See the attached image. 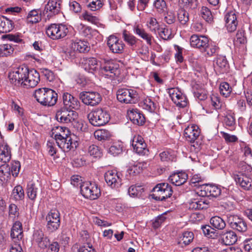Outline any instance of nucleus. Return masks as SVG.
I'll return each mask as SVG.
<instances>
[{
  "instance_id": "obj_48",
  "label": "nucleus",
  "mask_w": 252,
  "mask_h": 252,
  "mask_svg": "<svg viewBox=\"0 0 252 252\" xmlns=\"http://www.w3.org/2000/svg\"><path fill=\"white\" fill-rule=\"evenodd\" d=\"M220 93L224 97L229 96L232 92V88L227 82H222L220 86Z\"/></svg>"
},
{
  "instance_id": "obj_28",
  "label": "nucleus",
  "mask_w": 252,
  "mask_h": 252,
  "mask_svg": "<svg viewBox=\"0 0 252 252\" xmlns=\"http://www.w3.org/2000/svg\"><path fill=\"white\" fill-rule=\"evenodd\" d=\"M222 243L225 245H232L236 242L237 236L235 232L229 230L222 234L221 236Z\"/></svg>"
},
{
  "instance_id": "obj_61",
  "label": "nucleus",
  "mask_w": 252,
  "mask_h": 252,
  "mask_svg": "<svg viewBox=\"0 0 252 252\" xmlns=\"http://www.w3.org/2000/svg\"><path fill=\"white\" fill-rule=\"evenodd\" d=\"M224 123L226 126L234 128L235 125V119L234 117L231 114H227L224 119Z\"/></svg>"
},
{
  "instance_id": "obj_10",
  "label": "nucleus",
  "mask_w": 252,
  "mask_h": 252,
  "mask_svg": "<svg viewBox=\"0 0 252 252\" xmlns=\"http://www.w3.org/2000/svg\"><path fill=\"white\" fill-rule=\"evenodd\" d=\"M79 98L86 105L95 106L98 104L102 100L99 93L97 92H82L79 94Z\"/></svg>"
},
{
  "instance_id": "obj_12",
  "label": "nucleus",
  "mask_w": 252,
  "mask_h": 252,
  "mask_svg": "<svg viewBox=\"0 0 252 252\" xmlns=\"http://www.w3.org/2000/svg\"><path fill=\"white\" fill-rule=\"evenodd\" d=\"M77 113L72 110L61 108L56 113V119L60 123H69L77 119Z\"/></svg>"
},
{
  "instance_id": "obj_5",
  "label": "nucleus",
  "mask_w": 252,
  "mask_h": 252,
  "mask_svg": "<svg viewBox=\"0 0 252 252\" xmlns=\"http://www.w3.org/2000/svg\"><path fill=\"white\" fill-rule=\"evenodd\" d=\"M68 32L67 27L62 24H51L46 28L47 35L53 40L64 37Z\"/></svg>"
},
{
  "instance_id": "obj_64",
  "label": "nucleus",
  "mask_w": 252,
  "mask_h": 252,
  "mask_svg": "<svg viewBox=\"0 0 252 252\" xmlns=\"http://www.w3.org/2000/svg\"><path fill=\"white\" fill-rule=\"evenodd\" d=\"M169 95L173 102L176 103V102L180 99L182 93L179 91L171 89L169 90Z\"/></svg>"
},
{
  "instance_id": "obj_23",
  "label": "nucleus",
  "mask_w": 252,
  "mask_h": 252,
  "mask_svg": "<svg viewBox=\"0 0 252 252\" xmlns=\"http://www.w3.org/2000/svg\"><path fill=\"white\" fill-rule=\"evenodd\" d=\"M63 100L64 108L72 110V109H77L79 107V101L69 93L63 94Z\"/></svg>"
},
{
  "instance_id": "obj_34",
  "label": "nucleus",
  "mask_w": 252,
  "mask_h": 252,
  "mask_svg": "<svg viewBox=\"0 0 252 252\" xmlns=\"http://www.w3.org/2000/svg\"><path fill=\"white\" fill-rule=\"evenodd\" d=\"M94 134L96 139L101 142L108 140L111 137V133L106 129H98L95 130Z\"/></svg>"
},
{
  "instance_id": "obj_9",
  "label": "nucleus",
  "mask_w": 252,
  "mask_h": 252,
  "mask_svg": "<svg viewBox=\"0 0 252 252\" xmlns=\"http://www.w3.org/2000/svg\"><path fill=\"white\" fill-rule=\"evenodd\" d=\"M226 221L229 227L240 232H246L248 229L247 223L243 218L237 215L228 214L226 215Z\"/></svg>"
},
{
  "instance_id": "obj_22",
  "label": "nucleus",
  "mask_w": 252,
  "mask_h": 252,
  "mask_svg": "<svg viewBox=\"0 0 252 252\" xmlns=\"http://www.w3.org/2000/svg\"><path fill=\"white\" fill-rule=\"evenodd\" d=\"M234 179L236 183L245 190L252 189V179L244 173L234 175Z\"/></svg>"
},
{
  "instance_id": "obj_16",
  "label": "nucleus",
  "mask_w": 252,
  "mask_h": 252,
  "mask_svg": "<svg viewBox=\"0 0 252 252\" xmlns=\"http://www.w3.org/2000/svg\"><path fill=\"white\" fill-rule=\"evenodd\" d=\"M107 44L110 50L114 53L120 54L124 51V43L114 35H111L108 37Z\"/></svg>"
},
{
  "instance_id": "obj_39",
  "label": "nucleus",
  "mask_w": 252,
  "mask_h": 252,
  "mask_svg": "<svg viewBox=\"0 0 252 252\" xmlns=\"http://www.w3.org/2000/svg\"><path fill=\"white\" fill-rule=\"evenodd\" d=\"M141 106L143 109L152 112L156 110V104L151 98L147 97L141 103Z\"/></svg>"
},
{
  "instance_id": "obj_4",
  "label": "nucleus",
  "mask_w": 252,
  "mask_h": 252,
  "mask_svg": "<svg viewBox=\"0 0 252 252\" xmlns=\"http://www.w3.org/2000/svg\"><path fill=\"white\" fill-rule=\"evenodd\" d=\"M29 70L30 69L25 64H22L18 67L14 68L8 74L11 83L15 86L22 87Z\"/></svg>"
},
{
  "instance_id": "obj_47",
  "label": "nucleus",
  "mask_w": 252,
  "mask_h": 252,
  "mask_svg": "<svg viewBox=\"0 0 252 252\" xmlns=\"http://www.w3.org/2000/svg\"><path fill=\"white\" fill-rule=\"evenodd\" d=\"M157 32L159 36L164 40H168L172 38L171 31L165 27H159Z\"/></svg>"
},
{
  "instance_id": "obj_53",
  "label": "nucleus",
  "mask_w": 252,
  "mask_h": 252,
  "mask_svg": "<svg viewBox=\"0 0 252 252\" xmlns=\"http://www.w3.org/2000/svg\"><path fill=\"white\" fill-rule=\"evenodd\" d=\"M13 48L9 44L0 45V57L7 56L13 52Z\"/></svg>"
},
{
  "instance_id": "obj_26",
  "label": "nucleus",
  "mask_w": 252,
  "mask_h": 252,
  "mask_svg": "<svg viewBox=\"0 0 252 252\" xmlns=\"http://www.w3.org/2000/svg\"><path fill=\"white\" fill-rule=\"evenodd\" d=\"M14 28L13 22L4 16H0V33L10 32Z\"/></svg>"
},
{
  "instance_id": "obj_32",
  "label": "nucleus",
  "mask_w": 252,
  "mask_h": 252,
  "mask_svg": "<svg viewBox=\"0 0 252 252\" xmlns=\"http://www.w3.org/2000/svg\"><path fill=\"white\" fill-rule=\"evenodd\" d=\"M11 158L10 149L7 144L0 145V160L4 163L8 162Z\"/></svg>"
},
{
  "instance_id": "obj_31",
  "label": "nucleus",
  "mask_w": 252,
  "mask_h": 252,
  "mask_svg": "<svg viewBox=\"0 0 252 252\" xmlns=\"http://www.w3.org/2000/svg\"><path fill=\"white\" fill-rule=\"evenodd\" d=\"M41 20V11L39 9H33L30 11L27 16L28 23L35 24Z\"/></svg>"
},
{
  "instance_id": "obj_38",
  "label": "nucleus",
  "mask_w": 252,
  "mask_h": 252,
  "mask_svg": "<svg viewBox=\"0 0 252 252\" xmlns=\"http://www.w3.org/2000/svg\"><path fill=\"white\" fill-rule=\"evenodd\" d=\"M88 153L96 158H99L102 156V150L95 145H92L89 147Z\"/></svg>"
},
{
  "instance_id": "obj_49",
  "label": "nucleus",
  "mask_w": 252,
  "mask_h": 252,
  "mask_svg": "<svg viewBox=\"0 0 252 252\" xmlns=\"http://www.w3.org/2000/svg\"><path fill=\"white\" fill-rule=\"evenodd\" d=\"M201 229L204 234L209 238H214L217 236L214 228L209 225H202Z\"/></svg>"
},
{
  "instance_id": "obj_3",
  "label": "nucleus",
  "mask_w": 252,
  "mask_h": 252,
  "mask_svg": "<svg viewBox=\"0 0 252 252\" xmlns=\"http://www.w3.org/2000/svg\"><path fill=\"white\" fill-rule=\"evenodd\" d=\"M90 123L94 126H103L107 123L110 116L108 112L102 108H96L87 115Z\"/></svg>"
},
{
  "instance_id": "obj_1",
  "label": "nucleus",
  "mask_w": 252,
  "mask_h": 252,
  "mask_svg": "<svg viewBox=\"0 0 252 252\" xmlns=\"http://www.w3.org/2000/svg\"><path fill=\"white\" fill-rule=\"evenodd\" d=\"M52 135L58 147L64 152H69L74 147H77V141H72L70 132L65 127L56 126L53 128Z\"/></svg>"
},
{
  "instance_id": "obj_63",
  "label": "nucleus",
  "mask_w": 252,
  "mask_h": 252,
  "mask_svg": "<svg viewBox=\"0 0 252 252\" xmlns=\"http://www.w3.org/2000/svg\"><path fill=\"white\" fill-rule=\"evenodd\" d=\"M41 72L43 74L44 76L46 78L47 80L50 82L53 81L55 79V75L54 72L46 68H43L41 69Z\"/></svg>"
},
{
  "instance_id": "obj_42",
  "label": "nucleus",
  "mask_w": 252,
  "mask_h": 252,
  "mask_svg": "<svg viewBox=\"0 0 252 252\" xmlns=\"http://www.w3.org/2000/svg\"><path fill=\"white\" fill-rule=\"evenodd\" d=\"M147 26L150 30L155 34L157 33V31L160 27L157 19L154 17H150L148 19L147 22Z\"/></svg>"
},
{
  "instance_id": "obj_29",
  "label": "nucleus",
  "mask_w": 252,
  "mask_h": 252,
  "mask_svg": "<svg viewBox=\"0 0 252 252\" xmlns=\"http://www.w3.org/2000/svg\"><path fill=\"white\" fill-rule=\"evenodd\" d=\"M71 47L73 50L80 53H85L89 51L90 49V47L87 42L78 39L72 40Z\"/></svg>"
},
{
  "instance_id": "obj_11",
  "label": "nucleus",
  "mask_w": 252,
  "mask_h": 252,
  "mask_svg": "<svg viewBox=\"0 0 252 252\" xmlns=\"http://www.w3.org/2000/svg\"><path fill=\"white\" fill-rule=\"evenodd\" d=\"M47 221V229L48 231L53 232L56 231L60 225V215L59 212L56 210H51L46 217Z\"/></svg>"
},
{
  "instance_id": "obj_18",
  "label": "nucleus",
  "mask_w": 252,
  "mask_h": 252,
  "mask_svg": "<svg viewBox=\"0 0 252 252\" xmlns=\"http://www.w3.org/2000/svg\"><path fill=\"white\" fill-rule=\"evenodd\" d=\"M237 17L235 11L228 12L225 15V26L229 32H233L236 30L238 23Z\"/></svg>"
},
{
  "instance_id": "obj_24",
  "label": "nucleus",
  "mask_w": 252,
  "mask_h": 252,
  "mask_svg": "<svg viewBox=\"0 0 252 252\" xmlns=\"http://www.w3.org/2000/svg\"><path fill=\"white\" fill-rule=\"evenodd\" d=\"M61 10V4L57 0H49L45 5L44 12L47 14V17H52L59 13Z\"/></svg>"
},
{
  "instance_id": "obj_21",
  "label": "nucleus",
  "mask_w": 252,
  "mask_h": 252,
  "mask_svg": "<svg viewBox=\"0 0 252 252\" xmlns=\"http://www.w3.org/2000/svg\"><path fill=\"white\" fill-rule=\"evenodd\" d=\"M127 115L130 120L135 125L142 126L145 122L143 114L137 109H129Z\"/></svg>"
},
{
  "instance_id": "obj_41",
  "label": "nucleus",
  "mask_w": 252,
  "mask_h": 252,
  "mask_svg": "<svg viewBox=\"0 0 252 252\" xmlns=\"http://www.w3.org/2000/svg\"><path fill=\"white\" fill-rule=\"evenodd\" d=\"M123 146L121 143H114L109 149L108 153L113 156H117L123 152Z\"/></svg>"
},
{
  "instance_id": "obj_15",
  "label": "nucleus",
  "mask_w": 252,
  "mask_h": 252,
  "mask_svg": "<svg viewBox=\"0 0 252 252\" xmlns=\"http://www.w3.org/2000/svg\"><path fill=\"white\" fill-rule=\"evenodd\" d=\"M133 151L140 155H148L149 150L143 138L139 135H135L131 141Z\"/></svg>"
},
{
  "instance_id": "obj_8",
  "label": "nucleus",
  "mask_w": 252,
  "mask_h": 252,
  "mask_svg": "<svg viewBox=\"0 0 252 252\" xmlns=\"http://www.w3.org/2000/svg\"><path fill=\"white\" fill-rule=\"evenodd\" d=\"M80 190L84 197L91 200L96 199L100 195V190L95 183H84L80 186Z\"/></svg>"
},
{
  "instance_id": "obj_36",
  "label": "nucleus",
  "mask_w": 252,
  "mask_h": 252,
  "mask_svg": "<svg viewBox=\"0 0 252 252\" xmlns=\"http://www.w3.org/2000/svg\"><path fill=\"white\" fill-rule=\"evenodd\" d=\"M122 38L130 46H134L138 39L133 35L126 30H124L122 33Z\"/></svg>"
},
{
  "instance_id": "obj_13",
  "label": "nucleus",
  "mask_w": 252,
  "mask_h": 252,
  "mask_svg": "<svg viewBox=\"0 0 252 252\" xmlns=\"http://www.w3.org/2000/svg\"><path fill=\"white\" fill-rule=\"evenodd\" d=\"M107 185L112 189H118L122 184L121 174L116 170H108L104 176Z\"/></svg>"
},
{
  "instance_id": "obj_27",
  "label": "nucleus",
  "mask_w": 252,
  "mask_h": 252,
  "mask_svg": "<svg viewBox=\"0 0 252 252\" xmlns=\"http://www.w3.org/2000/svg\"><path fill=\"white\" fill-rule=\"evenodd\" d=\"M209 207V201L204 198L194 199L189 202V208L191 210L206 209Z\"/></svg>"
},
{
  "instance_id": "obj_56",
  "label": "nucleus",
  "mask_w": 252,
  "mask_h": 252,
  "mask_svg": "<svg viewBox=\"0 0 252 252\" xmlns=\"http://www.w3.org/2000/svg\"><path fill=\"white\" fill-rule=\"evenodd\" d=\"M235 42L237 43L244 44L246 42V37L245 36V33L244 30H238L236 35Z\"/></svg>"
},
{
  "instance_id": "obj_25",
  "label": "nucleus",
  "mask_w": 252,
  "mask_h": 252,
  "mask_svg": "<svg viewBox=\"0 0 252 252\" xmlns=\"http://www.w3.org/2000/svg\"><path fill=\"white\" fill-rule=\"evenodd\" d=\"M188 176L184 172L172 174L168 178L170 182L176 186H179L186 182Z\"/></svg>"
},
{
  "instance_id": "obj_7",
  "label": "nucleus",
  "mask_w": 252,
  "mask_h": 252,
  "mask_svg": "<svg viewBox=\"0 0 252 252\" xmlns=\"http://www.w3.org/2000/svg\"><path fill=\"white\" fill-rule=\"evenodd\" d=\"M154 193L152 197L158 201H164L170 197L172 194V188L167 183H160L158 184L153 189Z\"/></svg>"
},
{
  "instance_id": "obj_43",
  "label": "nucleus",
  "mask_w": 252,
  "mask_h": 252,
  "mask_svg": "<svg viewBox=\"0 0 252 252\" xmlns=\"http://www.w3.org/2000/svg\"><path fill=\"white\" fill-rule=\"evenodd\" d=\"M12 196L15 200H21L24 198V191L22 186H16L12 190Z\"/></svg>"
},
{
  "instance_id": "obj_46",
  "label": "nucleus",
  "mask_w": 252,
  "mask_h": 252,
  "mask_svg": "<svg viewBox=\"0 0 252 252\" xmlns=\"http://www.w3.org/2000/svg\"><path fill=\"white\" fill-rule=\"evenodd\" d=\"M201 17L208 23L213 21V17L210 10L207 7H202L200 10Z\"/></svg>"
},
{
  "instance_id": "obj_6",
  "label": "nucleus",
  "mask_w": 252,
  "mask_h": 252,
  "mask_svg": "<svg viewBox=\"0 0 252 252\" xmlns=\"http://www.w3.org/2000/svg\"><path fill=\"white\" fill-rule=\"evenodd\" d=\"M117 98L118 100L122 103L133 104L138 102L139 95L135 90L123 88L117 91Z\"/></svg>"
},
{
  "instance_id": "obj_62",
  "label": "nucleus",
  "mask_w": 252,
  "mask_h": 252,
  "mask_svg": "<svg viewBox=\"0 0 252 252\" xmlns=\"http://www.w3.org/2000/svg\"><path fill=\"white\" fill-rule=\"evenodd\" d=\"M20 162L18 161H14L11 163L10 172L13 176H17L20 171Z\"/></svg>"
},
{
  "instance_id": "obj_57",
  "label": "nucleus",
  "mask_w": 252,
  "mask_h": 252,
  "mask_svg": "<svg viewBox=\"0 0 252 252\" xmlns=\"http://www.w3.org/2000/svg\"><path fill=\"white\" fill-rule=\"evenodd\" d=\"M9 216L13 220L18 217L19 215L18 208L17 206L14 204H11L9 207Z\"/></svg>"
},
{
  "instance_id": "obj_59",
  "label": "nucleus",
  "mask_w": 252,
  "mask_h": 252,
  "mask_svg": "<svg viewBox=\"0 0 252 252\" xmlns=\"http://www.w3.org/2000/svg\"><path fill=\"white\" fill-rule=\"evenodd\" d=\"M208 38L205 36H201V39L199 42L197 48L199 49L202 52L206 50L208 46Z\"/></svg>"
},
{
  "instance_id": "obj_30",
  "label": "nucleus",
  "mask_w": 252,
  "mask_h": 252,
  "mask_svg": "<svg viewBox=\"0 0 252 252\" xmlns=\"http://www.w3.org/2000/svg\"><path fill=\"white\" fill-rule=\"evenodd\" d=\"M10 236L12 239L19 240L22 238L23 236L22 225L20 221H17L13 225Z\"/></svg>"
},
{
  "instance_id": "obj_20",
  "label": "nucleus",
  "mask_w": 252,
  "mask_h": 252,
  "mask_svg": "<svg viewBox=\"0 0 252 252\" xmlns=\"http://www.w3.org/2000/svg\"><path fill=\"white\" fill-rule=\"evenodd\" d=\"M119 64H99L98 70L102 74L112 77L119 74Z\"/></svg>"
},
{
  "instance_id": "obj_54",
  "label": "nucleus",
  "mask_w": 252,
  "mask_h": 252,
  "mask_svg": "<svg viewBox=\"0 0 252 252\" xmlns=\"http://www.w3.org/2000/svg\"><path fill=\"white\" fill-rule=\"evenodd\" d=\"M205 179L204 177H201L199 174H195L193 175L190 180L191 184H193L194 187L198 186L197 193L200 192V189H199V186L202 184H199L200 183L203 182Z\"/></svg>"
},
{
  "instance_id": "obj_45",
  "label": "nucleus",
  "mask_w": 252,
  "mask_h": 252,
  "mask_svg": "<svg viewBox=\"0 0 252 252\" xmlns=\"http://www.w3.org/2000/svg\"><path fill=\"white\" fill-rule=\"evenodd\" d=\"M177 18L179 23L185 25L189 20V14L184 9H181L178 11Z\"/></svg>"
},
{
  "instance_id": "obj_19",
  "label": "nucleus",
  "mask_w": 252,
  "mask_h": 252,
  "mask_svg": "<svg viewBox=\"0 0 252 252\" xmlns=\"http://www.w3.org/2000/svg\"><path fill=\"white\" fill-rule=\"evenodd\" d=\"M40 81V75L38 72L34 69H30L29 73L26 78V80L22 87L25 88H33L35 87Z\"/></svg>"
},
{
  "instance_id": "obj_33",
  "label": "nucleus",
  "mask_w": 252,
  "mask_h": 252,
  "mask_svg": "<svg viewBox=\"0 0 252 252\" xmlns=\"http://www.w3.org/2000/svg\"><path fill=\"white\" fill-rule=\"evenodd\" d=\"M194 238V234L192 232L186 231L182 233V235L178 239V244L182 247L189 245Z\"/></svg>"
},
{
  "instance_id": "obj_55",
  "label": "nucleus",
  "mask_w": 252,
  "mask_h": 252,
  "mask_svg": "<svg viewBox=\"0 0 252 252\" xmlns=\"http://www.w3.org/2000/svg\"><path fill=\"white\" fill-rule=\"evenodd\" d=\"M81 68L86 71L94 74L98 70L99 64H81Z\"/></svg>"
},
{
  "instance_id": "obj_35",
  "label": "nucleus",
  "mask_w": 252,
  "mask_h": 252,
  "mask_svg": "<svg viewBox=\"0 0 252 252\" xmlns=\"http://www.w3.org/2000/svg\"><path fill=\"white\" fill-rule=\"evenodd\" d=\"M210 223L214 228L218 230L223 229L226 226L225 221L220 217L215 216L210 220Z\"/></svg>"
},
{
  "instance_id": "obj_2",
  "label": "nucleus",
  "mask_w": 252,
  "mask_h": 252,
  "mask_svg": "<svg viewBox=\"0 0 252 252\" xmlns=\"http://www.w3.org/2000/svg\"><path fill=\"white\" fill-rule=\"evenodd\" d=\"M34 95L36 100L44 106H53L58 99L57 94L53 90L46 88L35 90Z\"/></svg>"
},
{
  "instance_id": "obj_17",
  "label": "nucleus",
  "mask_w": 252,
  "mask_h": 252,
  "mask_svg": "<svg viewBox=\"0 0 252 252\" xmlns=\"http://www.w3.org/2000/svg\"><path fill=\"white\" fill-rule=\"evenodd\" d=\"M200 134V130L198 126L192 125L187 126L184 130V136L187 141L190 143H195Z\"/></svg>"
},
{
  "instance_id": "obj_44",
  "label": "nucleus",
  "mask_w": 252,
  "mask_h": 252,
  "mask_svg": "<svg viewBox=\"0 0 252 252\" xmlns=\"http://www.w3.org/2000/svg\"><path fill=\"white\" fill-rule=\"evenodd\" d=\"M179 4L180 7L187 9H195L197 6L196 0H179Z\"/></svg>"
},
{
  "instance_id": "obj_50",
  "label": "nucleus",
  "mask_w": 252,
  "mask_h": 252,
  "mask_svg": "<svg viewBox=\"0 0 252 252\" xmlns=\"http://www.w3.org/2000/svg\"><path fill=\"white\" fill-rule=\"evenodd\" d=\"M142 170V168L140 166L136 164L133 165L128 167L126 171V176L127 179H129L128 176L130 178L132 176H135V175L139 173Z\"/></svg>"
},
{
  "instance_id": "obj_37",
  "label": "nucleus",
  "mask_w": 252,
  "mask_h": 252,
  "mask_svg": "<svg viewBox=\"0 0 252 252\" xmlns=\"http://www.w3.org/2000/svg\"><path fill=\"white\" fill-rule=\"evenodd\" d=\"M154 6L156 11L160 14H165L168 9L165 0H155Z\"/></svg>"
},
{
  "instance_id": "obj_40",
  "label": "nucleus",
  "mask_w": 252,
  "mask_h": 252,
  "mask_svg": "<svg viewBox=\"0 0 252 252\" xmlns=\"http://www.w3.org/2000/svg\"><path fill=\"white\" fill-rule=\"evenodd\" d=\"M144 191V189L141 186H131L128 189V193L131 197H140Z\"/></svg>"
},
{
  "instance_id": "obj_51",
  "label": "nucleus",
  "mask_w": 252,
  "mask_h": 252,
  "mask_svg": "<svg viewBox=\"0 0 252 252\" xmlns=\"http://www.w3.org/2000/svg\"><path fill=\"white\" fill-rule=\"evenodd\" d=\"M38 188L35 185V184H31L28 186L27 189V195L29 198L32 200H34L36 197L37 190Z\"/></svg>"
},
{
  "instance_id": "obj_60",
  "label": "nucleus",
  "mask_w": 252,
  "mask_h": 252,
  "mask_svg": "<svg viewBox=\"0 0 252 252\" xmlns=\"http://www.w3.org/2000/svg\"><path fill=\"white\" fill-rule=\"evenodd\" d=\"M83 19L91 23L96 24L98 23V19L97 17L93 16L88 12H85L82 15Z\"/></svg>"
},
{
  "instance_id": "obj_58",
  "label": "nucleus",
  "mask_w": 252,
  "mask_h": 252,
  "mask_svg": "<svg viewBox=\"0 0 252 252\" xmlns=\"http://www.w3.org/2000/svg\"><path fill=\"white\" fill-rule=\"evenodd\" d=\"M174 48L176 51V53L174 55L176 61L181 63L184 61V57H183L182 53L183 48L178 45H175Z\"/></svg>"
},
{
  "instance_id": "obj_14",
  "label": "nucleus",
  "mask_w": 252,
  "mask_h": 252,
  "mask_svg": "<svg viewBox=\"0 0 252 252\" xmlns=\"http://www.w3.org/2000/svg\"><path fill=\"white\" fill-rule=\"evenodd\" d=\"M200 189L199 195L202 196H212L217 197L221 192L220 188L216 185L203 184L199 186Z\"/></svg>"
},
{
  "instance_id": "obj_52",
  "label": "nucleus",
  "mask_w": 252,
  "mask_h": 252,
  "mask_svg": "<svg viewBox=\"0 0 252 252\" xmlns=\"http://www.w3.org/2000/svg\"><path fill=\"white\" fill-rule=\"evenodd\" d=\"M88 7L92 11H96L102 7L103 3L101 0H89Z\"/></svg>"
}]
</instances>
